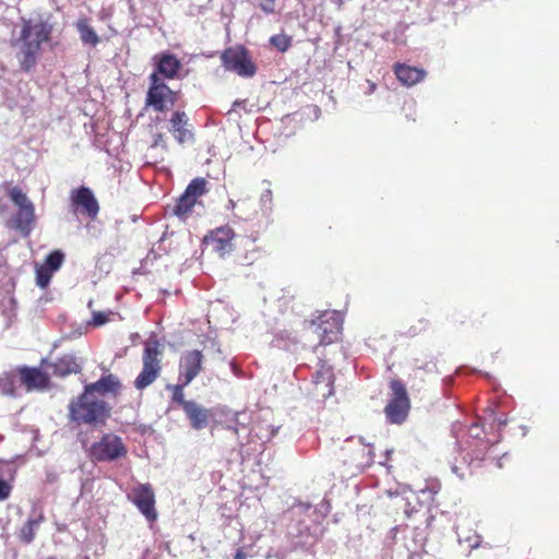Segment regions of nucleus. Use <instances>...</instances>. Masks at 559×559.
Segmentation results:
<instances>
[{
  "mask_svg": "<svg viewBox=\"0 0 559 559\" xmlns=\"http://www.w3.org/2000/svg\"><path fill=\"white\" fill-rule=\"evenodd\" d=\"M53 272L48 270L45 266H39L36 269V283L39 287L45 288L48 286L51 275Z\"/></svg>",
  "mask_w": 559,
  "mask_h": 559,
  "instance_id": "obj_29",
  "label": "nucleus"
},
{
  "mask_svg": "<svg viewBox=\"0 0 559 559\" xmlns=\"http://www.w3.org/2000/svg\"><path fill=\"white\" fill-rule=\"evenodd\" d=\"M394 72L399 81L406 86H412L424 80L426 72L423 69L406 66L396 64Z\"/></svg>",
  "mask_w": 559,
  "mask_h": 559,
  "instance_id": "obj_20",
  "label": "nucleus"
},
{
  "mask_svg": "<svg viewBox=\"0 0 559 559\" xmlns=\"http://www.w3.org/2000/svg\"><path fill=\"white\" fill-rule=\"evenodd\" d=\"M75 26L83 44L96 46L99 43L98 35L86 20H79Z\"/></svg>",
  "mask_w": 559,
  "mask_h": 559,
  "instance_id": "obj_24",
  "label": "nucleus"
},
{
  "mask_svg": "<svg viewBox=\"0 0 559 559\" xmlns=\"http://www.w3.org/2000/svg\"><path fill=\"white\" fill-rule=\"evenodd\" d=\"M229 206L235 207V202L233 200H229Z\"/></svg>",
  "mask_w": 559,
  "mask_h": 559,
  "instance_id": "obj_40",
  "label": "nucleus"
},
{
  "mask_svg": "<svg viewBox=\"0 0 559 559\" xmlns=\"http://www.w3.org/2000/svg\"><path fill=\"white\" fill-rule=\"evenodd\" d=\"M203 354L198 350H190L182 354L179 364V380L188 385L202 370Z\"/></svg>",
  "mask_w": 559,
  "mask_h": 559,
  "instance_id": "obj_11",
  "label": "nucleus"
},
{
  "mask_svg": "<svg viewBox=\"0 0 559 559\" xmlns=\"http://www.w3.org/2000/svg\"><path fill=\"white\" fill-rule=\"evenodd\" d=\"M3 392H4L5 394H11V395H13V394H14V388H13L12 383H10V388H4V389H3Z\"/></svg>",
  "mask_w": 559,
  "mask_h": 559,
  "instance_id": "obj_36",
  "label": "nucleus"
},
{
  "mask_svg": "<svg viewBox=\"0 0 559 559\" xmlns=\"http://www.w3.org/2000/svg\"><path fill=\"white\" fill-rule=\"evenodd\" d=\"M126 453L121 438L112 433L104 435L100 441L93 443L90 449L91 457L96 461H114Z\"/></svg>",
  "mask_w": 559,
  "mask_h": 559,
  "instance_id": "obj_7",
  "label": "nucleus"
},
{
  "mask_svg": "<svg viewBox=\"0 0 559 559\" xmlns=\"http://www.w3.org/2000/svg\"><path fill=\"white\" fill-rule=\"evenodd\" d=\"M9 197L10 199L12 200V202L20 207L22 206H25L29 203H32L28 198L26 197V194L22 191L21 188L19 187H12L10 190H9Z\"/></svg>",
  "mask_w": 559,
  "mask_h": 559,
  "instance_id": "obj_25",
  "label": "nucleus"
},
{
  "mask_svg": "<svg viewBox=\"0 0 559 559\" xmlns=\"http://www.w3.org/2000/svg\"><path fill=\"white\" fill-rule=\"evenodd\" d=\"M186 385H183V382L180 383V384H175V385H168L167 389L171 390L173 391V401L178 403L179 405H181L182 409H185V403H192L193 401H187L185 400V394H183V388Z\"/></svg>",
  "mask_w": 559,
  "mask_h": 559,
  "instance_id": "obj_27",
  "label": "nucleus"
},
{
  "mask_svg": "<svg viewBox=\"0 0 559 559\" xmlns=\"http://www.w3.org/2000/svg\"><path fill=\"white\" fill-rule=\"evenodd\" d=\"M183 412L190 420L193 429L201 430L207 426L211 413L207 408L199 405L197 402L193 401L192 403H185Z\"/></svg>",
  "mask_w": 559,
  "mask_h": 559,
  "instance_id": "obj_16",
  "label": "nucleus"
},
{
  "mask_svg": "<svg viewBox=\"0 0 559 559\" xmlns=\"http://www.w3.org/2000/svg\"><path fill=\"white\" fill-rule=\"evenodd\" d=\"M35 218V210L33 203L19 209L16 215V227L23 233H29Z\"/></svg>",
  "mask_w": 559,
  "mask_h": 559,
  "instance_id": "obj_22",
  "label": "nucleus"
},
{
  "mask_svg": "<svg viewBox=\"0 0 559 559\" xmlns=\"http://www.w3.org/2000/svg\"><path fill=\"white\" fill-rule=\"evenodd\" d=\"M332 378L333 374L330 368H322L314 377L317 390L322 391V395L325 397L333 394Z\"/></svg>",
  "mask_w": 559,
  "mask_h": 559,
  "instance_id": "obj_23",
  "label": "nucleus"
},
{
  "mask_svg": "<svg viewBox=\"0 0 559 559\" xmlns=\"http://www.w3.org/2000/svg\"><path fill=\"white\" fill-rule=\"evenodd\" d=\"M477 545H478V544H477V543H475V544H472V545H471V547H473V548H474V547H477Z\"/></svg>",
  "mask_w": 559,
  "mask_h": 559,
  "instance_id": "obj_42",
  "label": "nucleus"
},
{
  "mask_svg": "<svg viewBox=\"0 0 559 559\" xmlns=\"http://www.w3.org/2000/svg\"><path fill=\"white\" fill-rule=\"evenodd\" d=\"M235 234L229 227H219L204 238L206 246L211 247L219 257H225L233 251V238Z\"/></svg>",
  "mask_w": 559,
  "mask_h": 559,
  "instance_id": "obj_12",
  "label": "nucleus"
},
{
  "mask_svg": "<svg viewBox=\"0 0 559 559\" xmlns=\"http://www.w3.org/2000/svg\"><path fill=\"white\" fill-rule=\"evenodd\" d=\"M151 85L146 94V105L152 107L155 111H165L168 109V104H174L173 91L163 82V80L153 72L150 75Z\"/></svg>",
  "mask_w": 559,
  "mask_h": 559,
  "instance_id": "obj_8",
  "label": "nucleus"
},
{
  "mask_svg": "<svg viewBox=\"0 0 559 559\" xmlns=\"http://www.w3.org/2000/svg\"><path fill=\"white\" fill-rule=\"evenodd\" d=\"M108 321V316L104 312H94L92 323L95 326H100Z\"/></svg>",
  "mask_w": 559,
  "mask_h": 559,
  "instance_id": "obj_31",
  "label": "nucleus"
},
{
  "mask_svg": "<svg viewBox=\"0 0 559 559\" xmlns=\"http://www.w3.org/2000/svg\"><path fill=\"white\" fill-rule=\"evenodd\" d=\"M132 501L148 521L157 518L155 510V495L150 485H138L132 489Z\"/></svg>",
  "mask_w": 559,
  "mask_h": 559,
  "instance_id": "obj_10",
  "label": "nucleus"
},
{
  "mask_svg": "<svg viewBox=\"0 0 559 559\" xmlns=\"http://www.w3.org/2000/svg\"><path fill=\"white\" fill-rule=\"evenodd\" d=\"M441 489V485L438 480L427 481L425 488L420 489L421 493L429 492L431 498L437 495Z\"/></svg>",
  "mask_w": 559,
  "mask_h": 559,
  "instance_id": "obj_30",
  "label": "nucleus"
},
{
  "mask_svg": "<svg viewBox=\"0 0 559 559\" xmlns=\"http://www.w3.org/2000/svg\"><path fill=\"white\" fill-rule=\"evenodd\" d=\"M499 424H500V425H506V424H507V421H506V420H503V419H500Z\"/></svg>",
  "mask_w": 559,
  "mask_h": 559,
  "instance_id": "obj_41",
  "label": "nucleus"
},
{
  "mask_svg": "<svg viewBox=\"0 0 559 559\" xmlns=\"http://www.w3.org/2000/svg\"><path fill=\"white\" fill-rule=\"evenodd\" d=\"M241 104H243V102H240V100L234 102L233 109H235L236 107H240Z\"/></svg>",
  "mask_w": 559,
  "mask_h": 559,
  "instance_id": "obj_38",
  "label": "nucleus"
},
{
  "mask_svg": "<svg viewBox=\"0 0 559 559\" xmlns=\"http://www.w3.org/2000/svg\"><path fill=\"white\" fill-rule=\"evenodd\" d=\"M368 84H369V90H368V92H367V93H368V94H371V93H373V92L376 91V87H377V86H376V84H374L373 82H371V81H368Z\"/></svg>",
  "mask_w": 559,
  "mask_h": 559,
  "instance_id": "obj_37",
  "label": "nucleus"
},
{
  "mask_svg": "<svg viewBox=\"0 0 559 559\" xmlns=\"http://www.w3.org/2000/svg\"><path fill=\"white\" fill-rule=\"evenodd\" d=\"M235 559H246L247 558V555L241 550H237V552L235 554Z\"/></svg>",
  "mask_w": 559,
  "mask_h": 559,
  "instance_id": "obj_35",
  "label": "nucleus"
},
{
  "mask_svg": "<svg viewBox=\"0 0 559 559\" xmlns=\"http://www.w3.org/2000/svg\"><path fill=\"white\" fill-rule=\"evenodd\" d=\"M206 186L207 181L204 178L198 177L191 180L185 192L178 198L173 214L185 218L197 204L198 198L207 192Z\"/></svg>",
  "mask_w": 559,
  "mask_h": 559,
  "instance_id": "obj_6",
  "label": "nucleus"
},
{
  "mask_svg": "<svg viewBox=\"0 0 559 559\" xmlns=\"http://www.w3.org/2000/svg\"><path fill=\"white\" fill-rule=\"evenodd\" d=\"M70 205L74 213H80L91 219L96 218L99 204L93 191L87 187L72 189L70 192Z\"/></svg>",
  "mask_w": 559,
  "mask_h": 559,
  "instance_id": "obj_9",
  "label": "nucleus"
},
{
  "mask_svg": "<svg viewBox=\"0 0 559 559\" xmlns=\"http://www.w3.org/2000/svg\"><path fill=\"white\" fill-rule=\"evenodd\" d=\"M52 33V25L41 19L22 21L19 38L20 64L24 71H29L37 62L41 45L48 43Z\"/></svg>",
  "mask_w": 559,
  "mask_h": 559,
  "instance_id": "obj_1",
  "label": "nucleus"
},
{
  "mask_svg": "<svg viewBox=\"0 0 559 559\" xmlns=\"http://www.w3.org/2000/svg\"><path fill=\"white\" fill-rule=\"evenodd\" d=\"M153 146H162L163 148L167 147L164 135L162 133L154 135Z\"/></svg>",
  "mask_w": 559,
  "mask_h": 559,
  "instance_id": "obj_33",
  "label": "nucleus"
},
{
  "mask_svg": "<svg viewBox=\"0 0 559 559\" xmlns=\"http://www.w3.org/2000/svg\"><path fill=\"white\" fill-rule=\"evenodd\" d=\"M271 198H272V192H271V190H266V191L261 195V201H262V202L271 201Z\"/></svg>",
  "mask_w": 559,
  "mask_h": 559,
  "instance_id": "obj_34",
  "label": "nucleus"
},
{
  "mask_svg": "<svg viewBox=\"0 0 559 559\" xmlns=\"http://www.w3.org/2000/svg\"><path fill=\"white\" fill-rule=\"evenodd\" d=\"M50 367L52 373L58 377H67L71 373H79L82 369L81 362L72 355H63L56 359Z\"/></svg>",
  "mask_w": 559,
  "mask_h": 559,
  "instance_id": "obj_19",
  "label": "nucleus"
},
{
  "mask_svg": "<svg viewBox=\"0 0 559 559\" xmlns=\"http://www.w3.org/2000/svg\"><path fill=\"white\" fill-rule=\"evenodd\" d=\"M20 380L27 391L43 390L47 388L49 378L38 368L23 366L19 369Z\"/></svg>",
  "mask_w": 559,
  "mask_h": 559,
  "instance_id": "obj_15",
  "label": "nucleus"
},
{
  "mask_svg": "<svg viewBox=\"0 0 559 559\" xmlns=\"http://www.w3.org/2000/svg\"><path fill=\"white\" fill-rule=\"evenodd\" d=\"M260 7L265 13H273L275 11V1L261 0Z\"/></svg>",
  "mask_w": 559,
  "mask_h": 559,
  "instance_id": "obj_32",
  "label": "nucleus"
},
{
  "mask_svg": "<svg viewBox=\"0 0 559 559\" xmlns=\"http://www.w3.org/2000/svg\"><path fill=\"white\" fill-rule=\"evenodd\" d=\"M457 469H459V468H457V466H455V465H454V466H452V472H453V473L457 474Z\"/></svg>",
  "mask_w": 559,
  "mask_h": 559,
  "instance_id": "obj_39",
  "label": "nucleus"
},
{
  "mask_svg": "<svg viewBox=\"0 0 559 559\" xmlns=\"http://www.w3.org/2000/svg\"><path fill=\"white\" fill-rule=\"evenodd\" d=\"M222 64L226 71L236 73L241 78H252L257 72L248 50L242 46L229 47L221 55Z\"/></svg>",
  "mask_w": 559,
  "mask_h": 559,
  "instance_id": "obj_4",
  "label": "nucleus"
},
{
  "mask_svg": "<svg viewBox=\"0 0 559 559\" xmlns=\"http://www.w3.org/2000/svg\"><path fill=\"white\" fill-rule=\"evenodd\" d=\"M121 384L119 379L115 374H107L102 377L94 383L86 384L84 391L91 395L98 393L99 395H106L108 393H116L120 389Z\"/></svg>",
  "mask_w": 559,
  "mask_h": 559,
  "instance_id": "obj_17",
  "label": "nucleus"
},
{
  "mask_svg": "<svg viewBox=\"0 0 559 559\" xmlns=\"http://www.w3.org/2000/svg\"><path fill=\"white\" fill-rule=\"evenodd\" d=\"M169 131L174 134L179 144L193 143V129L185 111H175L169 119Z\"/></svg>",
  "mask_w": 559,
  "mask_h": 559,
  "instance_id": "obj_14",
  "label": "nucleus"
},
{
  "mask_svg": "<svg viewBox=\"0 0 559 559\" xmlns=\"http://www.w3.org/2000/svg\"><path fill=\"white\" fill-rule=\"evenodd\" d=\"M156 73L162 74L166 79H174L181 68L180 61L170 53H162L155 56Z\"/></svg>",
  "mask_w": 559,
  "mask_h": 559,
  "instance_id": "obj_18",
  "label": "nucleus"
},
{
  "mask_svg": "<svg viewBox=\"0 0 559 559\" xmlns=\"http://www.w3.org/2000/svg\"><path fill=\"white\" fill-rule=\"evenodd\" d=\"M43 521V513H38L36 516H31L19 532L20 540L24 544H31L34 540L36 532Z\"/></svg>",
  "mask_w": 559,
  "mask_h": 559,
  "instance_id": "obj_21",
  "label": "nucleus"
},
{
  "mask_svg": "<svg viewBox=\"0 0 559 559\" xmlns=\"http://www.w3.org/2000/svg\"><path fill=\"white\" fill-rule=\"evenodd\" d=\"M64 259V254L61 251H53L49 253L46 258L45 267L55 272L60 269Z\"/></svg>",
  "mask_w": 559,
  "mask_h": 559,
  "instance_id": "obj_26",
  "label": "nucleus"
},
{
  "mask_svg": "<svg viewBox=\"0 0 559 559\" xmlns=\"http://www.w3.org/2000/svg\"><path fill=\"white\" fill-rule=\"evenodd\" d=\"M392 399L384 408L385 416L391 424H402L409 411V399L405 385L400 380L390 383Z\"/></svg>",
  "mask_w": 559,
  "mask_h": 559,
  "instance_id": "obj_5",
  "label": "nucleus"
},
{
  "mask_svg": "<svg viewBox=\"0 0 559 559\" xmlns=\"http://www.w3.org/2000/svg\"><path fill=\"white\" fill-rule=\"evenodd\" d=\"M160 356L159 342L157 340H148L144 346L142 370L134 380V386L138 390H144L158 378L162 371Z\"/></svg>",
  "mask_w": 559,
  "mask_h": 559,
  "instance_id": "obj_3",
  "label": "nucleus"
},
{
  "mask_svg": "<svg viewBox=\"0 0 559 559\" xmlns=\"http://www.w3.org/2000/svg\"><path fill=\"white\" fill-rule=\"evenodd\" d=\"M109 413L110 408L105 401L85 391L80 395L78 401H73L69 405L70 419L79 424L96 425L105 423L109 417Z\"/></svg>",
  "mask_w": 559,
  "mask_h": 559,
  "instance_id": "obj_2",
  "label": "nucleus"
},
{
  "mask_svg": "<svg viewBox=\"0 0 559 559\" xmlns=\"http://www.w3.org/2000/svg\"><path fill=\"white\" fill-rule=\"evenodd\" d=\"M343 319L337 311H326L322 316L321 324L319 325L321 336L320 344L326 345L337 340L341 333Z\"/></svg>",
  "mask_w": 559,
  "mask_h": 559,
  "instance_id": "obj_13",
  "label": "nucleus"
},
{
  "mask_svg": "<svg viewBox=\"0 0 559 559\" xmlns=\"http://www.w3.org/2000/svg\"><path fill=\"white\" fill-rule=\"evenodd\" d=\"M270 41L282 52L286 51L292 45V38L284 34L272 36Z\"/></svg>",
  "mask_w": 559,
  "mask_h": 559,
  "instance_id": "obj_28",
  "label": "nucleus"
}]
</instances>
